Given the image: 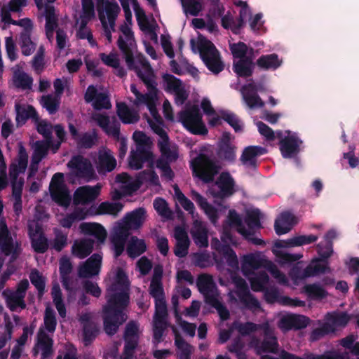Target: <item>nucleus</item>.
<instances>
[{"label": "nucleus", "mask_w": 359, "mask_h": 359, "mask_svg": "<svg viewBox=\"0 0 359 359\" xmlns=\"http://www.w3.org/2000/svg\"><path fill=\"white\" fill-rule=\"evenodd\" d=\"M117 46L124 55L128 69L135 72L137 76L148 90V93L145 94L141 93L138 94L135 97L134 104H144L148 107L150 104L156 102L158 93L156 76L151 66L147 61L142 63L143 69L135 65L133 50L121 36H119L118 39Z\"/></svg>", "instance_id": "obj_1"}, {"label": "nucleus", "mask_w": 359, "mask_h": 359, "mask_svg": "<svg viewBox=\"0 0 359 359\" xmlns=\"http://www.w3.org/2000/svg\"><path fill=\"white\" fill-rule=\"evenodd\" d=\"M130 303L129 292L111 286L103 307V328L109 336H114L128 319L125 310Z\"/></svg>", "instance_id": "obj_2"}, {"label": "nucleus", "mask_w": 359, "mask_h": 359, "mask_svg": "<svg viewBox=\"0 0 359 359\" xmlns=\"http://www.w3.org/2000/svg\"><path fill=\"white\" fill-rule=\"evenodd\" d=\"M190 168L194 177L209 184L215 181L221 166L213 155L200 153L190 161Z\"/></svg>", "instance_id": "obj_3"}, {"label": "nucleus", "mask_w": 359, "mask_h": 359, "mask_svg": "<svg viewBox=\"0 0 359 359\" xmlns=\"http://www.w3.org/2000/svg\"><path fill=\"white\" fill-rule=\"evenodd\" d=\"M196 285L204 297L205 302L217 310L222 320H228L230 317L229 311L214 294L215 283L212 276L206 273L199 275Z\"/></svg>", "instance_id": "obj_4"}, {"label": "nucleus", "mask_w": 359, "mask_h": 359, "mask_svg": "<svg viewBox=\"0 0 359 359\" xmlns=\"http://www.w3.org/2000/svg\"><path fill=\"white\" fill-rule=\"evenodd\" d=\"M202 117L198 105H193L178 114L179 121L194 135H206L208 133Z\"/></svg>", "instance_id": "obj_5"}, {"label": "nucleus", "mask_w": 359, "mask_h": 359, "mask_svg": "<svg viewBox=\"0 0 359 359\" xmlns=\"http://www.w3.org/2000/svg\"><path fill=\"white\" fill-rule=\"evenodd\" d=\"M200 56L207 68L215 74L221 72L224 65L220 59L219 53L209 40L203 39L198 43Z\"/></svg>", "instance_id": "obj_6"}, {"label": "nucleus", "mask_w": 359, "mask_h": 359, "mask_svg": "<svg viewBox=\"0 0 359 359\" xmlns=\"http://www.w3.org/2000/svg\"><path fill=\"white\" fill-rule=\"evenodd\" d=\"M214 182L218 190L211 189L210 192L215 198L225 199L236 192V182L228 171L222 172Z\"/></svg>", "instance_id": "obj_7"}, {"label": "nucleus", "mask_w": 359, "mask_h": 359, "mask_svg": "<svg viewBox=\"0 0 359 359\" xmlns=\"http://www.w3.org/2000/svg\"><path fill=\"white\" fill-rule=\"evenodd\" d=\"M144 163H147L149 168H154V156L149 148L140 149V147H136L135 150L130 151L128 165L131 169L140 170Z\"/></svg>", "instance_id": "obj_8"}, {"label": "nucleus", "mask_w": 359, "mask_h": 359, "mask_svg": "<svg viewBox=\"0 0 359 359\" xmlns=\"http://www.w3.org/2000/svg\"><path fill=\"white\" fill-rule=\"evenodd\" d=\"M67 166L72 170H75L76 175L79 177L90 180L95 176V172L90 161L81 155L73 156L68 162Z\"/></svg>", "instance_id": "obj_9"}, {"label": "nucleus", "mask_w": 359, "mask_h": 359, "mask_svg": "<svg viewBox=\"0 0 359 359\" xmlns=\"http://www.w3.org/2000/svg\"><path fill=\"white\" fill-rule=\"evenodd\" d=\"M53 343V339L40 329L37 334L36 342L32 348L33 355L36 356L41 351V359H52L54 353Z\"/></svg>", "instance_id": "obj_10"}, {"label": "nucleus", "mask_w": 359, "mask_h": 359, "mask_svg": "<svg viewBox=\"0 0 359 359\" xmlns=\"http://www.w3.org/2000/svg\"><path fill=\"white\" fill-rule=\"evenodd\" d=\"M236 295L240 302L245 308L250 310L259 309L261 306L259 302L250 293L245 280L240 278L236 282Z\"/></svg>", "instance_id": "obj_11"}, {"label": "nucleus", "mask_w": 359, "mask_h": 359, "mask_svg": "<svg viewBox=\"0 0 359 359\" xmlns=\"http://www.w3.org/2000/svg\"><path fill=\"white\" fill-rule=\"evenodd\" d=\"M28 234L31 242V246L34 251L39 254L45 253L49 248L48 240L45 236L42 227L36 224L34 229L29 226Z\"/></svg>", "instance_id": "obj_12"}, {"label": "nucleus", "mask_w": 359, "mask_h": 359, "mask_svg": "<svg viewBox=\"0 0 359 359\" xmlns=\"http://www.w3.org/2000/svg\"><path fill=\"white\" fill-rule=\"evenodd\" d=\"M91 318L92 316L90 313H84L80 316L79 319L82 325L83 340L86 346L90 344L99 333L97 324L93 322Z\"/></svg>", "instance_id": "obj_13"}, {"label": "nucleus", "mask_w": 359, "mask_h": 359, "mask_svg": "<svg viewBox=\"0 0 359 359\" xmlns=\"http://www.w3.org/2000/svg\"><path fill=\"white\" fill-rule=\"evenodd\" d=\"M102 257L100 253L92 255L78 269L80 278H88L98 275L100 271Z\"/></svg>", "instance_id": "obj_14"}, {"label": "nucleus", "mask_w": 359, "mask_h": 359, "mask_svg": "<svg viewBox=\"0 0 359 359\" xmlns=\"http://www.w3.org/2000/svg\"><path fill=\"white\" fill-rule=\"evenodd\" d=\"M303 142L297 135L285 136L280 141V150L285 158H291L297 156L300 151V147Z\"/></svg>", "instance_id": "obj_15"}, {"label": "nucleus", "mask_w": 359, "mask_h": 359, "mask_svg": "<svg viewBox=\"0 0 359 359\" xmlns=\"http://www.w3.org/2000/svg\"><path fill=\"white\" fill-rule=\"evenodd\" d=\"M266 152V149L261 146H248L244 148L240 161L246 168L255 169L258 165L257 158Z\"/></svg>", "instance_id": "obj_16"}, {"label": "nucleus", "mask_w": 359, "mask_h": 359, "mask_svg": "<svg viewBox=\"0 0 359 359\" xmlns=\"http://www.w3.org/2000/svg\"><path fill=\"white\" fill-rule=\"evenodd\" d=\"M229 219L232 224L237 226L238 232L243 236V238L256 245H261L264 244L263 240L254 237V232L248 230L242 224V220L238 214L234 210H230L229 213Z\"/></svg>", "instance_id": "obj_17"}, {"label": "nucleus", "mask_w": 359, "mask_h": 359, "mask_svg": "<svg viewBox=\"0 0 359 359\" xmlns=\"http://www.w3.org/2000/svg\"><path fill=\"white\" fill-rule=\"evenodd\" d=\"M79 229L84 235L93 236L99 243H104L107 238V231L100 224L83 222L79 225Z\"/></svg>", "instance_id": "obj_18"}, {"label": "nucleus", "mask_w": 359, "mask_h": 359, "mask_svg": "<svg viewBox=\"0 0 359 359\" xmlns=\"http://www.w3.org/2000/svg\"><path fill=\"white\" fill-rule=\"evenodd\" d=\"M28 163V155L25 147L20 145L18 155V163H11L9 168V175L11 180H18L20 173H24Z\"/></svg>", "instance_id": "obj_19"}, {"label": "nucleus", "mask_w": 359, "mask_h": 359, "mask_svg": "<svg viewBox=\"0 0 359 359\" xmlns=\"http://www.w3.org/2000/svg\"><path fill=\"white\" fill-rule=\"evenodd\" d=\"M302 290L309 299L313 301H322L329 295L328 292L319 282L306 284Z\"/></svg>", "instance_id": "obj_20"}, {"label": "nucleus", "mask_w": 359, "mask_h": 359, "mask_svg": "<svg viewBox=\"0 0 359 359\" xmlns=\"http://www.w3.org/2000/svg\"><path fill=\"white\" fill-rule=\"evenodd\" d=\"M99 189L90 186L78 188L74 193V201L76 203L86 204L93 201L99 195Z\"/></svg>", "instance_id": "obj_21"}, {"label": "nucleus", "mask_w": 359, "mask_h": 359, "mask_svg": "<svg viewBox=\"0 0 359 359\" xmlns=\"http://www.w3.org/2000/svg\"><path fill=\"white\" fill-rule=\"evenodd\" d=\"M295 217L290 212H283L276 219L274 229L276 234L283 235L289 232L294 224Z\"/></svg>", "instance_id": "obj_22"}, {"label": "nucleus", "mask_w": 359, "mask_h": 359, "mask_svg": "<svg viewBox=\"0 0 359 359\" xmlns=\"http://www.w3.org/2000/svg\"><path fill=\"white\" fill-rule=\"evenodd\" d=\"M146 210L144 208H138L132 212H128L124 217V222L126 226L133 229H140L146 219Z\"/></svg>", "instance_id": "obj_23"}, {"label": "nucleus", "mask_w": 359, "mask_h": 359, "mask_svg": "<svg viewBox=\"0 0 359 359\" xmlns=\"http://www.w3.org/2000/svg\"><path fill=\"white\" fill-rule=\"evenodd\" d=\"M309 318L302 315H291L283 317L280 320L281 327L287 330L304 328L309 325Z\"/></svg>", "instance_id": "obj_24"}, {"label": "nucleus", "mask_w": 359, "mask_h": 359, "mask_svg": "<svg viewBox=\"0 0 359 359\" xmlns=\"http://www.w3.org/2000/svg\"><path fill=\"white\" fill-rule=\"evenodd\" d=\"M318 240V236L311 235H302L295 236L287 241H277L275 243V246L278 248L301 246L303 245L310 244L316 242Z\"/></svg>", "instance_id": "obj_25"}, {"label": "nucleus", "mask_w": 359, "mask_h": 359, "mask_svg": "<svg viewBox=\"0 0 359 359\" xmlns=\"http://www.w3.org/2000/svg\"><path fill=\"white\" fill-rule=\"evenodd\" d=\"M282 65L280 60L276 53L261 55L256 61V65L262 70H276Z\"/></svg>", "instance_id": "obj_26"}, {"label": "nucleus", "mask_w": 359, "mask_h": 359, "mask_svg": "<svg viewBox=\"0 0 359 359\" xmlns=\"http://www.w3.org/2000/svg\"><path fill=\"white\" fill-rule=\"evenodd\" d=\"M94 244V241L90 238H85L79 242H75L72 247V255L79 259H84L92 252Z\"/></svg>", "instance_id": "obj_27"}, {"label": "nucleus", "mask_w": 359, "mask_h": 359, "mask_svg": "<svg viewBox=\"0 0 359 359\" xmlns=\"http://www.w3.org/2000/svg\"><path fill=\"white\" fill-rule=\"evenodd\" d=\"M116 166V160L110 151L100 153L98 156L97 170L99 172H111Z\"/></svg>", "instance_id": "obj_28"}, {"label": "nucleus", "mask_w": 359, "mask_h": 359, "mask_svg": "<svg viewBox=\"0 0 359 359\" xmlns=\"http://www.w3.org/2000/svg\"><path fill=\"white\" fill-rule=\"evenodd\" d=\"M264 259L255 254H248L243 257L242 261V271L244 275L251 272V270L259 269L264 266Z\"/></svg>", "instance_id": "obj_29"}, {"label": "nucleus", "mask_w": 359, "mask_h": 359, "mask_svg": "<svg viewBox=\"0 0 359 359\" xmlns=\"http://www.w3.org/2000/svg\"><path fill=\"white\" fill-rule=\"evenodd\" d=\"M116 108L117 115L123 123H135L139 121L140 116L138 114L137 112L130 111L126 103H117Z\"/></svg>", "instance_id": "obj_30"}, {"label": "nucleus", "mask_w": 359, "mask_h": 359, "mask_svg": "<svg viewBox=\"0 0 359 359\" xmlns=\"http://www.w3.org/2000/svg\"><path fill=\"white\" fill-rule=\"evenodd\" d=\"M236 149L234 144L217 145V155L222 161L233 164L236 160Z\"/></svg>", "instance_id": "obj_31"}, {"label": "nucleus", "mask_w": 359, "mask_h": 359, "mask_svg": "<svg viewBox=\"0 0 359 359\" xmlns=\"http://www.w3.org/2000/svg\"><path fill=\"white\" fill-rule=\"evenodd\" d=\"M50 294L53 299V302L55 306L59 315L62 318H65L66 316L67 310L62 299V293L60 285L57 283L53 284Z\"/></svg>", "instance_id": "obj_32"}, {"label": "nucleus", "mask_w": 359, "mask_h": 359, "mask_svg": "<svg viewBox=\"0 0 359 359\" xmlns=\"http://www.w3.org/2000/svg\"><path fill=\"white\" fill-rule=\"evenodd\" d=\"M147 250V245L144 240L136 236H132L127 246V253L131 258L140 256Z\"/></svg>", "instance_id": "obj_33"}, {"label": "nucleus", "mask_w": 359, "mask_h": 359, "mask_svg": "<svg viewBox=\"0 0 359 359\" xmlns=\"http://www.w3.org/2000/svg\"><path fill=\"white\" fill-rule=\"evenodd\" d=\"M123 208V205L120 202H102L97 207L96 214L99 215H110L117 216Z\"/></svg>", "instance_id": "obj_34"}, {"label": "nucleus", "mask_w": 359, "mask_h": 359, "mask_svg": "<svg viewBox=\"0 0 359 359\" xmlns=\"http://www.w3.org/2000/svg\"><path fill=\"white\" fill-rule=\"evenodd\" d=\"M50 196L54 202L62 207H67L71 202V196L67 187L60 189H50Z\"/></svg>", "instance_id": "obj_35"}, {"label": "nucleus", "mask_w": 359, "mask_h": 359, "mask_svg": "<svg viewBox=\"0 0 359 359\" xmlns=\"http://www.w3.org/2000/svg\"><path fill=\"white\" fill-rule=\"evenodd\" d=\"M278 347L277 338L272 333L265 331L264 339L259 346L262 351L264 353H276Z\"/></svg>", "instance_id": "obj_36"}, {"label": "nucleus", "mask_w": 359, "mask_h": 359, "mask_svg": "<svg viewBox=\"0 0 359 359\" xmlns=\"http://www.w3.org/2000/svg\"><path fill=\"white\" fill-rule=\"evenodd\" d=\"M54 238L50 241L49 247L57 252H61L68 244L67 234L60 229L54 228Z\"/></svg>", "instance_id": "obj_37"}, {"label": "nucleus", "mask_w": 359, "mask_h": 359, "mask_svg": "<svg viewBox=\"0 0 359 359\" xmlns=\"http://www.w3.org/2000/svg\"><path fill=\"white\" fill-rule=\"evenodd\" d=\"M2 295L5 298L6 306L10 311H15L18 307H20L21 309L26 308L27 305L25 299L21 297H17L9 293L8 290H4L2 292Z\"/></svg>", "instance_id": "obj_38"}, {"label": "nucleus", "mask_w": 359, "mask_h": 359, "mask_svg": "<svg viewBox=\"0 0 359 359\" xmlns=\"http://www.w3.org/2000/svg\"><path fill=\"white\" fill-rule=\"evenodd\" d=\"M20 244L18 242H13V238L0 242V251L5 256L11 255L15 259L20 252Z\"/></svg>", "instance_id": "obj_39"}, {"label": "nucleus", "mask_w": 359, "mask_h": 359, "mask_svg": "<svg viewBox=\"0 0 359 359\" xmlns=\"http://www.w3.org/2000/svg\"><path fill=\"white\" fill-rule=\"evenodd\" d=\"M262 213L258 208L248 210L246 213L245 222L248 226V230H250L255 233V229L262 228L260 222Z\"/></svg>", "instance_id": "obj_40"}, {"label": "nucleus", "mask_w": 359, "mask_h": 359, "mask_svg": "<svg viewBox=\"0 0 359 359\" xmlns=\"http://www.w3.org/2000/svg\"><path fill=\"white\" fill-rule=\"evenodd\" d=\"M19 45L25 56L31 55L36 48V43L32 40L31 35L26 34H20Z\"/></svg>", "instance_id": "obj_41"}, {"label": "nucleus", "mask_w": 359, "mask_h": 359, "mask_svg": "<svg viewBox=\"0 0 359 359\" xmlns=\"http://www.w3.org/2000/svg\"><path fill=\"white\" fill-rule=\"evenodd\" d=\"M29 279L32 284L38 291V297H42L45 292L46 280L45 278L40 273L37 269H33L29 274Z\"/></svg>", "instance_id": "obj_42"}, {"label": "nucleus", "mask_w": 359, "mask_h": 359, "mask_svg": "<svg viewBox=\"0 0 359 359\" xmlns=\"http://www.w3.org/2000/svg\"><path fill=\"white\" fill-rule=\"evenodd\" d=\"M335 331V327L333 325L330 323H324L318 327L313 329L310 335V339L311 341H316L323 337L333 333Z\"/></svg>", "instance_id": "obj_43"}, {"label": "nucleus", "mask_w": 359, "mask_h": 359, "mask_svg": "<svg viewBox=\"0 0 359 359\" xmlns=\"http://www.w3.org/2000/svg\"><path fill=\"white\" fill-rule=\"evenodd\" d=\"M162 79L165 83L164 90L168 93H174L184 86L182 80L172 74H164Z\"/></svg>", "instance_id": "obj_44"}, {"label": "nucleus", "mask_w": 359, "mask_h": 359, "mask_svg": "<svg viewBox=\"0 0 359 359\" xmlns=\"http://www.w3.org/2000/svg\"><path fill=\"white\" fill-rule=\"evenodd\" d=\"M232 329L237 330L241 336H248L257 331L259 325L252 322L241 323L236 320L232 323Z\"/></svg>", "instance_id": "obj_45"}, {"label": "nucleus", "mask_w": 359, "mask_h": 359, "mask_svg": "<svg viewBox=\"0 0 359 359\" xmlns=\"http://www.w3.org/2000/svg\"><path fill=\"white\" fill-rule=\"evenodd\" d=\"M349 354L347 352H340L335 350L325 351L323 354L316 355L310 353L306 359H349Z\"/></svg>", "instance_id": "obj_46"}, {"label": "nucleus", "mask_w": 359, "mask_h": 359, "mask_svg": "<svg viewBox=\"0 0 359 359\" xmlns=\"http://www.w3.org/2000/svg\"><path fill=\"white\" fill-rule=\"evenodd\" d=\"M154 208L159 215L167 219H170L172 218V212L168 207L166 201L161 198L157 197L154 201Z\"/></svg>", "instance_id": "obj_47"}, {"label": "nucleus", "mask_w": 359, "mask_h": 359, "mask_svg": "<svg viewBox=\"0 0 359 359\" xmlns=\"http://www.w3.org/2000/svg\"><path fill=\"white\" fill-rule=\"evenodd\" d=\"M307 266L309 268V273H311V277L315 276L319 273L331 272V269L329 266V262H323L320 260V258L313 259Z\"/></svg>", "instance_id": "obj_48"}, {"label": "nucleus", "mask_w": 359, "mask_h": 359, "mask_svg": "<svg viewBox=\"0 0 359 359\" xmlns=\"http://www.w3.org/2000/svg\"><path fill=\"white\" fill-rule=\"evenodd\" d=\"M97 140V134L95 129L92 132H86L83 133L78 141L76 142L78 145L84 149H90L96 143Z\"/></svg>", "instance_id": "obj_49"}, {"label": "nucleus", "mask_w": 359, "mask_h": 359, "mask_svg": "<svg viewBox=\"0 0 359 359\" xmlns=\"http://www.w3.org/2000/svg\"><path fill=\"white\" fill-rule=\"evenodd\" d=\"M222 118L231 126L236 133H241L243 130L242 122L236 114L222 111Z\"/></svg>", "instance_id": "obj_50"}, {"label": "nucleus", "mask_w": 359, "mask_h": 359, "mask_svg": "<svg viewBox=\"0 0 359 359\" xmlns=\"http://www.w3.org/2000/svg\"><path fill=\"white\" fill-rule=\"evenodd\" d=\"M124 347L120 359H133L135 351L138 346L139 339L123 338Z\"/></svg>", "instance_id": "obj_51"}, {"label": "nucleus", "mask_w": 359, "mask_h": 359, "mask_svg": "<svg viewBox=\"0 0 359 359\" xmlns=\"http://www.w3.org/2000/svg\"><path fill=\"white\" fill-rule=\"evenodd\" d=\"M16 109V121L20 122H25L29 118H35L37 116V113L34 107L32 105H28L27 108L22 107L19 104L15 105Z\"/></svg>", "instance_id": "obj_52"}, {"label": "nucleus", "mask_w": 359, "mask_h": 359, "mask_svg": "<svg viewBox=\"0 0 359 359\" xmlns=\"http://www.w3.org/2000/svg\"><path fill=\"white\" fill-rule=\"evenodd\" d=\"M41 104L50 114H55L60 107L59 99L52 95H43L41 97Z\"/></svg>", "instance_id": "obj_53"}, {"label": "nucleus", "mask_w": 359, "mask_h": 359, "mask_svg": "<svg viewBox=\"0 0 359 359\" xmlns=\"http://www.w3.org/2000/svg\"><path fill=\"white\" fill-rule=\"evenodd\" d=\"M230 50L235 58L241 59L248 54H253L254 49L249 48L248 46L243 42H238L230 45Z\"/></svg>", "instance_id": "obj_54"}, {"label": "nucleus", "mask_w": 359, "mask_h": 359, "mask_svg": "<svg viewBox=\"0 0 359 359\" xmlns=\"http://www.w3.org/2000/svg\"><path fill=\"white\" fill-rule=\"evenodd\" d=\"M82 13L80 15L81 20H83L89 22L95 16V5L93 0H81Z\"/></svg>", "instance_id": "obj_55"}, {"label": "nucleus", "mask_w": 359, "mask_h": 359, "mask_svg": "<svg viewBox=\"0 0 359 359\" xmlns=\"http://www.w3.org/2000/svg\"><path fill=\"white\" fill-rule=\"evenodd\" d=\"M158 147L161 153V156L169 160L170 162H174L178 158L177 151L170 149L169 141L158 142Z\"/></svg>", "instance_id": "obj_56"}, {"label": "nucleus", "mask_w": 359, "mask_h": 359, "mask_svg": "<svg viewBox=\"0 0 359 359\" xmlns=\"http://www.w3.org/2000/svg\"><path fill=\"white\" fill-rule=\"evenodd\" d=\"M311 273H309V268L306 266L305 269H302L301 263L299 262L294 266L289 273L290 278L294 281L311 277Z\"/></svg>", "instance_id": "obj_57"}, {"label": "nucleus", "mask_w": 359, "mask_h": 359, "mask_svg": "<svg viewBox=\"0 0 359 359\" xmlns=\"http://www.w3.org/2000/svg\"><path fill=\"white\" fill-rule=\"evenodd\" d=\"M243 99L248 107L250 109L261 108L264 102L257 93L247 92L243 93Z\"/></svg>", "instance_id": "obj_58"}, {"label": "nucleus", "mask_w": 359, "mask_h": 359, "mask_svg": "<svg viewBox=\"0 0 359 359\" xmlns=\"http://www.w3.org/2000/svg\"><path fill=\"white\" fill-rule=\"evenodd\" d=\"M44 325L49 332H54L57 326L55 313L50 307H47L44 313Z\"/></svg>", "instance_id": "obj_59"}, {"label": "nucleus", "mask_w": 359, "mask_h": 359, "mask_svg": "<svg viewBox=\"0 0 359 359\" xmlns=\"http://www.w3.org/2000/svg\"><path fill=\"white\" fill-rule=\"evenodd\" d=\"M266 267L271 275L278 281V283L284 285H288V279L287 276L277 267L276 265L271 262H269Z\"/></svg>", "instance_id": "obj_60"}, {"label": "nucleus", "mask_w": 359, "mask_h": 359, "mask_svg": "<svg viewBox=\"0 0 359 359\" xmlns=\"http://www.w3.org/2000/svg\"><path fill=\"white\" fill-rule=\"evenodd\" d=\"M244 346V342L239 337H238L233 340L231 344L229 347V351L231 353H235L237 359H247L246 354L243 351Z\"/></svg>", "instance_id": "obj_61"}, {"label": "nucleus", "mask_w": 359, "mask_h": 359, "mask_svg": "<svg viewBox=\"0 0 359 359\" xmlns=\"http://www.w3.org/2000/svg\"><path fill=\"white\" fill-rule=\"evenodd\" d=\"M233 72L240 77L248 78L253 73V68L245 64L243 61L238 60L233 63Z\"/></svg>", "instance_id": "obj_62"}, {"label": "nucleus", "mask_w": 359, "mask_h": 359, "mask_svg": "<svg viewBox=\"0 0 359 359\" xmlns=\"http://www.w3.org/2000/svg\"><path fill=\"white\" fill-rule=\"evenodd\" d=\"M14 83L16 87L28 90L31 89L32 86L33 79L27 74L22 72L15 76Z\"/></svg>", "instance_id": "obj_63"}, {"label": "nucleus", "mask_w": 359, "mask_h": 359, "mask_svg": "<svg viewBox=\"0 0 359 359\" xmlns=\"http://www.w3.org/2000/svg\"><path fill=\"white\" fill-rule=\"evenodd\" d=\"M222 252L228 266L232 269H238V260L235 251L230 246L225 245L222 249Z\"/></svg>", "instance_id": "obj_64"}]
</instances>
